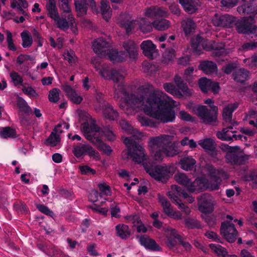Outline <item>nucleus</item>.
Listing matches in <instances>:
<instances>
[{
	"instance_id": "nucleus-37",
	"label": "nucleus",
	"mask_w": 257,
	"mask_h": 257,
	"mask_svg": "<svg viewBox=\"0 0 257 257\" xmlns=\"http://www.w3.org/2000/svg\"><path fill=\"white\" fill-rule=\"evenodd\" d=\"M170 22L164 19L155 20L153 22V27L158 31H165L170 27Z\"/></svg>"
},
{
	"instance_id": "nucleus-19",
	"label": "nucleus",
	"mask_w": 257,
	"mask_h": 257,
	"mask_svg": "<svg viewBox=\"0 0 257 257\" xmlns=\"http://www.w3.org/2000/svg\"><path fill=\"white\" fill-rule=\"evenodd\" d=\"M119 124L122 130L126 133L132 135L130 138L136 140L141 139L143 136L141 132L134 128L126 120L124 119L121 120L119 121Z\"/></svg>"
},
{
	"instance_id": "nucleus-26",
	"label": "nucleus",
	"mask_w": 257,
	"mask_h": 257,
	"mask_svg": "<svg viewBox=\"0 0 257 257\" xmlns=\"http://www.w3.org/2000/svg\"><path fill=\"white\" fill-rule=\"evenodd\" d=\"M103 115L104 118L110 120H114L118 116V112L109 104H105L102 107Z\"/></svg>"
},
{
	"instance_id": "nucleus-64",
	"label": "nucleus",
	"mask_w": 257,
	"mask_h": 257,
	"mask_svg": "<svg viewBox=\"0 0 257 257\" xmlns=\"http://www.w3.org/2000/svg\"><path fill=\"white\" fill-rule=\"evenodd\" d=\"M22 90L25 94L30 96L36 97L38 96L36 91L31 86H23Z\"/></svg>"
},
{
	"instance_id": "nucleus-50",
	"label": "nucleus",
	"mask_w": 257,
	"mask_h": 257,
	"mask_svg": "<svg viewBox=\"0 0 257 257\" xmlns=\"http://www.w3.org/2000/svg\"><path fill=\"white\" fill-rule=\"evenodd\" d=\"M184 223L188 228H199L201 227L199 222L194 218H186L184 220Z\"/></svg>"
},
{
	"instance_id": "nucleus-6",
	"label": "nucleus",
	"mask_w": 257,
	"mask_h": 257,
	"mask_svg": "<svg viewBox=\"0 0 257 257\" xmlns=\"http://www.w3.org/2000/svg\"><path fill=\"white\" fill-rule=\"evenodd\" d=\"M118 23L120 27L123 28L127 34L135 28L136 25H139L140 30L144 33L150 32L153 27V23H151L145 18L134 20L130 15L126 14L120 16Z\"/></svg>"
},
{
	"instance_id": "nucleus-21",
	"label": "nucleus",
	"mask_w": 257,
	"mask_h": 257,
	"mask_svg": "<svg viewBox=\"0 0 257 257\" xmlns=\"http://www.w3.org/2000/svg\"><path fill=\"white\" fill-rule=\"evenodd\" d=\"M202 48L206 50L210 51L214 50L215 55H220L224 50L225 45L221 44L220 46H218L214 42L204 41L202 39V43H201Z\"/></svg>"
},
{
	"instance_id": "nucleus-44",
	"label": "nucleus",
	"mask_w": 257,
	"mask_h": 257,
	"mask_svg": "<svg viewBox=\"0 0 257 257\" xmlns=\"http://www.w3.org/2000/svg\"><path fill=\"white\" fill-rule=\"evenodd\" d=\"M163 87L167 92L171 93L174 96L178 97H181L183 96L182 93L177 89L175 86L171 83H164Z\"/></svg>"
},
{
	"instance_id": "nucleus-1",
	"label": "nucleus",
	"mask_w": 257,
	"mask_h": 257,
	"mask_svg": "<svg viewBox=\"0 0 257 257\" xmlns=\"http://www.w3.org/2000/svg\"><path fill=\"white\" fill-rule=\"evenodd\" d=\"M99 73L104 79L111 80L115 83L113 86L115 98L118 99L122 96L126 97L124 104H121L120 107L126 114L133 115L143 110L147 115L162 123L173 122L175 119V111L169 106V97L162 91L155 90L148 95L128 94L122 83L124 78L122 71L104 65Z\"/></svg>"
},
{
	"instance_id": "nucleus-56",
	"label": "nucleus",
	"mask_w": 257,
	"mask_h": 257,
	"mask_svg": "<svg viewBox=\"0 0 257 257\" xmlns=\"http://www.w3.org/2000/svg\"><path fill=\"white\" fill-rule=\"evenodd\" d=\"M18 105L21 111L26 113H29L31 111V108L28 105L27 103L24 99L19 98L17 101Z\"/></svg>"
},
{
	"instance_id": "nucleus-14",
	"label": "nucleus",
	"mask_w": 257,
	"mask_h": 257,
	"mask_svg": "<svg viewBox=\"0 0 257 257\" xmlns=\"http://www.w3.org/2000/svg\"><path fill=\"white\" fill-rule=\"evenodd\" d=\"M212 22L216 27H232L235 22V18L227 14H215L212 18Z\"/></svg>"
},
{
	"instance_id": "nucleus-7",
	"label": "nucleus",
	"mask_w": 257,
	"mask_h": 257,
	"mask_svg": "<svg viewBox=\"0 0 257 257\" xmlns=\"http://www.w3.org/2000/svg\"><path fill=\"white\" fill-rule=\"evenodd\" d=\"M145 170L152 178L163 183L166 182L173 175L174 166L163 164L155 166L145 167Z\"/></svg>"
},
{
	"instance_id": "nucleus-8",
	"label": "nucleus",
	"mask_w": 257,
	"mask_h": 257,
	"mask_svg": "<svg viewBox=\"0 0 257 257\" xmlns=\"http://www.w3.org/2000/svg\"><path fill=\"white\" fill-rule=\"evenodd\" d=\"M124 144L127 148V154L132 160L138 164L147 160V154L144 148L137 143L132 138H125Z\"/></svg>"
},
{
	"instance_id": "nucleus-18",
	"label": "nucleus",
	"mask_w": 257,
	"mask_h": 257,
	"mask_svg": "<svg viewBox=\"0 0 257 257\" xmlns=\"http://www.w3.org/2000/svg\"><path fill=\"white\" fill-rule=\"evenodd\" d=\"M144 15L151 19L167 17V12L162 7L152 6L145 10Z\"/></svg>"
},
{
	"instance_id": "nucleus-41",
	"label": "nucleus",
	"mask_w": 257,
	"mask_h": 257,
	"mask_svg": "<svg viewBox=\"0 0 257 257\" xmlns=\"http://www.w3.org/2000/svg\"><path fill=\"white\" fill-rule=\"evenodd\" d=\"M174 178L177 183L185 186L188 189L191 180L185 174L178 173L175 175Z\"/></svg>"
},
{
	"instance_id": "nucleus-17",
	"label": "nucleus",
	"mask_w": 257,
	"mask_h": 257,
	"mask_svg": "<svg viewBox=\"0 0 257 257\" xmlns=\"http://www.w3.org/2000/svg\"><path fill=\"white\" fill-rule=\"evenodd\" d=\"M199 86L201 90L204 92L211 90L214 93H217L220 88L217 82L206 78H201L199 79Z\"/></svg>"
},
{
	"instance_id": "nucleus-31",
	"label": "nucleus",
	"mask_w": 257,
	"mask_h": 257,
	"mask_svg": "<svg viewBox=\"0 0 257 257\" xmlns=\"http://www.w3.org/2000/svg\"><path fill=\"white\" fill-rule=\"evenodd\" d=\"M249 71L244 68H240L233 72V79L240 83H244L249 77Z\"/></svg>"
},
{
	"instance_id": "nucleus-35",
	"label": "nucleus",
	"mask_w": 257,
	"mask_h": 257,
	"mask_svg": "<svg viewBox=\"0 0 257 257\" xmlns=\"http://www.w3.org/2000/svg\"><path fill=\"white\" fill-rule=\"evenodd\" d=\"M62 133V131H58L54 128L49 138L47 139L46 144L51 147L56 146L60 141L59 135Z\"/></svg>"
},
{
	"instance_id": "nucleus-22",
	"label": "nucleus",
	"mask_w": 257,
	"mask_h": 257,
	"mask_svg": "<svg viewBox=\"0 0 257 257\" xmlns=\"http://www.w3.org/2000/svg\"><path fill=\"white\" fill-rule=\"evenodd\" d=\"M248 156L246 155L239 156L236 153V152L226 153L225 155L226 162L232 165L242 164L245 160L248 159Z\"/></svg>"
},
{
	"instance_id": "nucleus-45",
	"label": "nucleus",
	"mask_w": 257,
	"mask_h": 257,
	"mask_svg": "<svg viewBox=\"0 0 257 257\" xmlns=\"http://www.w3.org/2000/svg\"><path fill=\"white\" fill-rule=\"evenodd\" d=\"M175 51L173 49H168L163 53V62L168 64L172 62L175 58Z\"/></svg>"
},
{
	"instance_id": "nucleus-30",
	"label": "nucleus",
	"mask_w": 257,
	"mask_h": 257,
	"mask_svg": "<svg viewBox=\"0 0 257 257\" xmlns=\"http://www.w3.org/2000/svg\"><path fill=\"white\" fill-rule=\"evenodd\" d=\"M74 5L78 16L81 17L86 15L88 3L86 0L75 1Z\"/></svg>"
},
{
	"instance_id": "nucleus-28",
	"label": "nucleus",
	"mask_w": 257,
	"mask_h": 257,
	"mask_svg": "<svg viewBox=\"0 0 257 257\" xmlns=\"http://www.w3.org/2000/svg\"><path fill=\"white\" fill-rule=\"evenodd\" d=\"M174 81L177 87L182 91L183 95L190 96L192 95L191 90L189 89L187 85L184 82L180 76L177 75H175Z\"/></svg>"
},
{
	"instance_id": "nucleus-3",
	"label": "nucleus",
	"mask_w": 257,
	"mask_h": 257,
	"mask_svg": "<svg viewBox=\"0 0 257 257\" xmlns=\"http://www.w3.org/2000/svg\"><path fill=\"white\" fill-rule=\"evenodd\" d=\"M169 137L167 135H161L149 139V150L155 161H161L165 156L172 157L179 153L178 147L168 142Z\"/></svg>"
},
{
	"instance_id": "nucleus-24",
	"label": "nucleus",
	"mask_w": 257,
	"mask_h": 257,
	"mask_svg": "<svg viewBox=\"0 0 257 257\" xmlns=\"http://www.w3.org/2000/svg\"><path fill=\"white\" fill-rule=\"evenodd\" d=\"M237 103L229 104L226 106L223 109L222 116L225 123H231L234 120H232V112L237 108Z\"/></svg>"
},
{
	"instance_id": "nucleus-4",
	"label": "nucleus",
	"mask_w": 257,
	"mask_h": 257,
	"mask_svg": "<svg viewBox=\"0 0 257 257\" xmlns=\"http://www.w3.org/2000/svg\"><path fill=\"white\" fill-rule=\"evenodd\" d=\"M209 176H210V182L205 186L206 180L203 178L196 179L194 181H191L188 190L191 192L198 193L203 191L205 188L210 190H218L220 185L221 178L227 179V174L222 169H216L212 166L208 168Z\"/></svg>"
},
{
	"instance_id": "nucleus-12",
	"label": "nucleus",
	"mask_w": 257,
	"mask_h": 257,
	"mask_svg": "<svg viewBox=\"0 0 257 257\" xmlns=\"http://www.w3.org/2000/svg\"><path fill=\"white\" fill-rule=\"evenodd\" d=\"M220 232L225 239L230 242L234 241L237 235V231L234 224L229 221L222 223Z\"/></svg>"
},
{
	"instance_id": "nucleus-53",
	"label": "nucleus",
	"mask_w": 257,
	"mask_h": 257,
	"mask_svg": "<svg viewBox=\"0 0 257 257\" xmlns=\"http://www.w3.org/2000/svg\"><path fill=\"white\" fill-rule=\"evenodd\" d=\"M168 196L170 197L171 199L173 200L174 203H176V204L178 205L179 208L181 210H183L184 208L186 206V205L184 203H180V200L178 198V195H177L176 191H171L169 192L168 194Z\"/></svg>"
},
{
	"instance_id": "nucleus-43",
	"label": "nucleus",
	"mask_w": 257,
	"mask_h": 257,
	"mask_svg": "<svg viewBox=\"0 0 257 257\" xmlns=\"http://www.w3.org/2000/svg\"><path fill=\"white\" fill-rule=\"evenodd\" d=\"M199 145L205 149L206 152L209 150H212V149H215L216 147L215 142L211 139L200 140L199 142Z\"/></svg>"
},
{
	"instance_id": "nucleus-57",
	"label": "nucleus",
	"mask_w": 257,
	"mask_h": 257,
	"mask_svg": "<svg viewBox=\"0 0 257 257\" xmlns=\"http://www.w3.org/2000/svg\"><path fill=\"white\" fill-rule=\"evenodd\" d=\"M10 77L15 86L18 85L23 86V79L18 73L15 71H12L10 73Z\"/></svg>"
},
{
	"instance_id": "nucleus-5",
	"label": "nucleus",
	"mask_w": 257,
	"mask_h": 257,
	"mask_svg": "<svg viewBox=\"0 0 257 257\" xmlns=\"http://www.w3.org/2000/svg\"><path fill=\"white\" fill-rule=\"evenodd\" d=\"M81 131L85 138L90 141L93 145L107 156H109L112 150L110 147L103 143L99 138L100 127L96 124L94 119L91 118L90 122H86L82 124Z\"/></svg>"
},
{
	"instance_id": "nucleus-29",
	"label": "nucleus",
	"mask_w": 257,
	"mask_h": 257,
	"mask_svg": "<svg viewBox=\"0 0 257 257\" xmlns=\"http://www.w3.org/2000/svg\"><path fill=\"white\" fill-rule=\"evenodd\" d=\"M64 91L67 95L74 103L79 104L82 100V97L70 86L66 85L64 87Z\"/></svg>"
},
{
	"instance_id": "nucleus-40",
	"label": "nucleus",
	"mask_w": 257,
	"mask_h": 257,
	"mask_svg": "<svg viewBox=\"0 0 257 257\" xmlns=\"http://www.w3.org/2000/svg\"><path fill=\"white\" fill-rule=\"evenodd\" d=\"M158 199L163 208L164 212L168 215L172 214L173 210L169 201L163 196L158 195Z\"/></svg>"
},
{
	"instance_id": "nucleus-13",
	"label": "nucleus",
	"mask_w": 257,
	"mask_h": 257,
	"mask_svg": "<svg viewBox=\"0 0 257 257\" xmlns=\"http://www.w3.org/2000/svg\"><path fill=\"white\" fill-rule=\"evenodd\" d=\"M73 152L74 155L77 158H79L87 154L90 156L93 157L97 160H99L100 158L98 152L96 151L91 146L87 144L76 146L74 148Z\"/></svg>"
},
{
	"instance_id": "nucleus-60",
	"label": "nucleus",
	"mask_w": 257,
	"mask_h": 257,
	"mask_svg": "<svg viewBox=\"0 0 257 257\" xmlns=\"http://www.w3.org/2000/svg\"><path fill=\"white\" fill-rule=\"evenodd\" d=\"M34 60V57H32L30 55L26 54H20L17 58V63L19 65H22L26 61H33Z\"/></svg>"
},
{
	"instance_id": "nucleus-39",
	"label": "nucleus",
	"mask_w": 257,
	"mask_h": 257,
	"mask_svg": "<svg viewBox=\"0 0 257 257\" xmlns=\"http://www.w3.org/2000/svg\"><path fill=\"white\" fill-rule=\"evenodd\" d=\"M182 26L186 35L192 33L195 28V24L191 19H187L182 22Z\"/></svg>"
},
{
	"instance_id": "nucleus-49",
	"label": "nucleus",
	"mask_w": 257,
	"mask_h": 257,
	"mask_svg": "<svg viewBox=\"0 0 257 257\" xmlns=\"http://www.w3.org/2000/svg\"><path fill=\"white\" fill-rule=\"evenodd\" d=\"M60 89L55 88L49 91V100L51 102L56 103L59 100Z\"/></svg>"
},
{
	"instance_id": "nucleus-9",
	"label": "nucleus",
	"mask_w": 257,
	"mask_h": 257,
	"mask_svg": "<svg viewBox=\"0 0 257 257\" xmlns=\"http://www.w3.org/2000/svg\"><path fill=\"white\" fill-rule=\"evenodd\" d=\"M196 114L205 124L216 125L217 121L218 108L216 106L212 105L208 109L205 105H199L193 108Z\"/></svg>"
},
{
	"instance_id": "nucleus-48",
	"label": "nucleus",
	"mask_w": 257,
	"mask_h": 257,
	"mask_svg": "<svg viewBox=\"0 0 257 257\" xmlns=\"http://www.w3.org/2000/svg\"><path fill=\"white\" fill-rule=\"evenodd\" d=\"M209 246L211 250L218 255H221L222 257L227 253L226 249L219 244H210Z\"/></svg>"
},
{
	"instance_id": "nucleus-54",
	"label": "nucleus",
	"mask_w": 257,
	"mask_h": 257,
	"mask_svg": "<svg viewBox=\"0 0 257 257\" xmlns=\"http://www.w3.org/2000/svg\"><path fill=\"white\" fill-rule=\"evenodd\" d=\"M168 196L170 197L171 199L173 200L174 203H176V204L178 205L179 208L181 210H183L184 208L186 206V205L184 203H180V200L178 198V195H177L176 191H171L169 192L168 194Z\"/></svg>"
},
{
	"instance_id": "nucleus-59",
	"label": "nucleus",
	"mask_w": 257,
	"mask_h": 257,
	"mask_svg": "<svg viewBox=\"0 0 257 257\" xmlns=\"http://www.w3.org/2000/svg\"><path fill=\"white\" fill-rule=\"evenodd\" d=\"M7 41L9 49L13 51H16V47L13 43L12 34L9 31H7Z\"/></svg>"
},
{
	"instance_id": "nucleus-51",
	"label": "nucleus",
	"mask_w": 257,
	"mask_h": 257,
	"mask_svg": "<svg viewBox=\"0 0 257 257\" xmlns=\"http://www.w3.org/2000/svg\"><path fill=\"white\" fill-rule=\"evenodd\" d=\"M21 37L23 41L22 45L24 48L29 47L32 45V38L28 33L24 32L22 33Z\"/></svg>"
},
{
	"instance_id": "nucleus-34",
	"label": "nucleus",
	"mask_w": 257,
	"mask_h": 257,
	"mask_svg": "<svg viewBox=\"0 0 257 257\" xmlns=\"http://www.w3.org/2000/svg\"><path fill=\"white\" fill-rule=\"evenodd\" d=\"M196 161L191 156H185L180 160L181 168L186 171L192 170L196 164Z\"/></svg>"
},
{
	"instance_id": "nucleus-11",
	"label": "nucleus",
	"mask_w": 257,
	"mask_h": 257,
	"mask_svg": "<svg viewBox=\"0 0 257 257\" xmlns=\"http://www.w3.org/2000/svg\"><path fill=\"white\" fill-rule=\"evenodd\" d=\"M215 204L214 198L209 194H202L198 198L199 209L204 213H209L213 211Z\"/></svg>"
},
{
	"instance_id": "nucleus-25",
	"label": "nucleus",
	"mask_w": 257,
	"mask_h": 257,
	"mask_svg": "<svg viewBox=\"0 0 257 257\" xmlns=\"http://www.w3.org/2000/svg\"><path fill=\"white\" fill-rule=\"evenodd\" d=\"M199 69L207 74L215 73L217 71L216 64L210 61H202L199 66Z\"/></svg>"
},
{
	"instance_id": "nucleus-20",
	"label": "nucleus",
	"mask_w": 257,
	"mask_h": 257,
	"mask_svg": "<svg viewBox=\"0 0 257 257\" xmlns=\"http://www.w3.org/2000/svg\"><path fill=\"white\" fill-rule=\"evenodd\" d=\"M123 47L131 60L137 59L138 55V47L133 41L128 40L124 42Z\"/></svg>"
},
{
	"instance_id": "nucleus-62",
	"label": "nucleus",
	"mask_w": 257,
	"mask_h": 257,
	"mask_svg": "<svg viewBox=\"0 0 257 257\" xmlns=\"http://www.w3.org/2000/svg\"><path fill=\"white\" fill-rule=\"evenodd\" d=\"M100 191L106 196L111 195V191L110 187L104 183H100L98 185Z\"/></svg>"
},
{
	"instance_id": "nucleus-63",
	"label": "nucleus",
	"mask_w": 257,
	"mask_h": 257,
	"mask_svg": "<svg viewBox=\"0 0 257 257\" xmlns=\"http://www.w3.org/2000/svg\"><path fill=\"white\" fill-rule=\"evenodd\" d=\"M118 55V53L116 51L113 50L111 48V46L109 47L108 51L106 54V56L104 57H107L111 61H116Z\"/></svg>"
},
{
	"instance_id": "nucleus-32",
	"label": "nucleus",
	"mask_w": 257,
	"mask_h": 257,
	"mask_svg": "<svg viewBox=\"0 0 257 257\" xmlns=\"http://www.w3.org/2000/svg\"><path fill=\"white\" fill-rule=\"evenodd\" d=\"M237 11L240 15H252L254 18L255 14H256V10L251 3H247L237 7Z\"/></svg>"
},
{
	"instance_id": "nucleus-52",
	"label": "nucleus",
	"mask_w": 257,
	"mask_h": 257,
	"mask_svg": "<svg viewBox=\"0 0 257 257\" xmlns=\"http://www.w3.org/2000/svg\"><path fill=\"white\" fill-rule=\"evenodd\" d=\"M166 238H176L178 240L181 239V236L177 233L176 229L170 227H167L165 229Z\"/></svg>"
},
{
	"instance_id": "nucleus-55",
	"label": "nucleus",
	"mask_w": 257,
	"mask_h": 257,
	"mask_svg": "<svg viewBox=\"0 0 257 257\" xmlns=\"http://www.w3.org/2000/svg\"><path fill=\"white\" fill-rule=\"evenodd\" d=\"M1 136L4 138H15L16 137V132L15 130L10 127H6L3 128L1 133Z\"/></svg>"
},
{
	"instance_id": "nucleus-46",
	"label": "nucleus",
	"mask_w": 257,
	"mask_h": 257,
	"mask_svg": "<svg viewBox=\"0 0 257 257\" xmlns=\"http://www.w3.org/2000/svg\"><path fill=\"white\" fill-rule=\"evenodd\" d=\"M157 67L152 63L145 61L143 63V70L144 73L152 75L157 71Z\"/></svg>"
},
{
	"instance_id": "nucleus-23",
	"label": "nucleus",
	"mask_w": 257,
	"mask_h": 257,
	"mask_svg": "<svg viewBox=\"0 0 257 257\" xmlns=\"http://www.w3.org/2000/svg\"><path fill=\"white\" fill-rule=\"evenodd\" d=\"M141 48L144 54L149 58H153V54L156 52L155 45L150 40L143 41L141 44Z\"/></svg>"
},
{
	"instance_id": "nucleus-61",
	"label": "nucleus",
	"mask_w": 257,
	"mask_h": 257,
	"mask_svg": "<svg viewBox=\"0 0 257 257\" xmlns=\"http://www.w3.org/2000/svg\"><path fill=\"white\" fill-rule=\"evenodd\" d=\"M220 148L223 151L226 152L227 153L235 152L239 150V147L238 146L231 147L225 144H222Z\"/></svg>"
},
{
	"instance_id": "nucleus-27",
	"label": "nucleus",
	"mask_w": 257,
	"mask_h": 257,
	"mask_svg": "<svg viewBox=\"0 0 257 257\" xmlns=\"http://www.w3.org/2000/svg\"><path fill=\"white\" fill-rule=\"evenodd\" d=\"M174 81L177 87L182 91L183 95L190 96L192 95L191 90L189 89L187 85L184 82L180 76L177 75H175Z\"/></svg>"
},
{
	"instance_id": "nucleus-15",
	"label": "nucleus",
	"mask_w": 257,
	"mask_h": 257,
	"mask_svg": "<svg viewBox=\"0 0 257 257\" xmlns=\"http://www.w3.org/2000/svg\"><path fill=\"white\" fill-rule=\"evenodd\" d=\"M110 44L104 38H99L95 40L92 44V48L94 52L100 57L106 56L107 51L110 47Z\"/></svg>"
},
{
	"instance_id": "nucleus-36",
	"label": "nucleus",
	"mask_w": 257,
	"mask_h": 257,
	"mask_svg": "<svg viewBox=\"0 0 257 257\" xmlns=\"http://www.w3.org/2000/svg\"><path fill=\"white\" fill-rule=\"evenodd\" d=\"M137 119L143 126H149L155 127L157 126V122L155 120L149 118L144 114H140L137 116Z\"/></svg>"
},
{
	"instance_id": "nucleus-33",
	"label": "nucleus",
	"mask_w": 257,
	"mask_h": 257,
	"mask_svg": "<svg viewBox=\"0 0 257 257\" xmlns=\"http://www.w3.org/2000/svg\"><path fill=\"white\" fill-rule=\"evenodd\" d=\"M116 235L122 239L128 238L131 235V230L127 225L119 224L115 226Z\"/></svg>"
},
{
	"instance_id": "nucleus-2",
	"label": "nucleus",
	"mask_w": 257,
	"mask_h": 257,
	"mask_svg": "<svg viewBox=\"0 0 257 257\" xmlns=\"http://www.w3.org/2000/svg\"><path fill=\"white\" fill-rule=\"evenodd\" d=\"M59 7L62 13L60 14L55 0H47L46 13L53 21L56 28L63 31L67 30L75 23V18L72 13L69 2L59 3Z\"/></svg>"
},
{
	"instance_id": "nucleus-38",
	"label": "nucleus",
	"mask_w": 257,
	"mask_h": 257,
	"mask_svg": "<svg viewBox=\"0 0 257 257\" xmlns=\"http://www.w3.org/2000/svg\"><path fill=\"white\" fill-rule=\"evenodd\" d=\"M100 9L101 11L102 16L106 21L110 18V8L109 5L108 0H101L100 2Z\"/></svg>"
},
{
	"instance_id": "nucleus-42",
	"label": "nucleus",
	"mask_w": 257,
	"mask_h": 257,
	"mask_svg": "<svg viewBox=\"0 0 257 257\" xmlns=\"http://www.w3.org/2000/svg\"><path fill=\"white\" fill-rule=\"evenodd\" d=\"M172 191H176L177 195L182 196L184 198H188L187 201L189 203H191L194 201V198L189 196L187 193L184 191L180 187L173 185L171 186Z\"/></svg>"
},
{
	"instance_id": "nucleus-58",
	"label": "nucleus",
	"mask_w": 257,
	"mask_h": 257,
	"mask_svg": "<svg viewBox=\"0 0 257 257\" xmlns=\"http://www.w3.org/2000/svg\"><path fill=\"white\" fill-rule=\"evenodd\" d=\"M37 208L42 213L52 217L54 214L49 208L43 204H36Z\"/></svg>"
},
{
	"instance_id": "nucleus-16",
	"label": "nucleus",
	"mask_w": 257,
	"mask_h": 257,
	"mask_svg": "<svg viewBox=\"0 0 257 257\" xmlns=\"http://www.w3.org/2000/svg\"><path fill=\"white\" fill-rule=\"evenodd\" d=\"M137 238H139L140 244L146 249L153 251H161L162 248L159 245L154 239L150 238L149 236L144 235L137 236Z\"/></svg>"
},
{
	"instance_id": "nucleus-47",
	"label": "nucleus",
	"mask_w": 257,
	"mask_h": 257,
	"mask_svg": "<svg viewBox=\"0 0 257 257\" xmlns=\"http://www.w3.org/2000/svg\"><path fill=\"white\" fill-rule=\"evenodd\" d=\"M202 43V38L197 36L196 38L193 39L191 42V46L194 51L197 54H200L202 50L201 43Z\"/></svg>"
},
{
	"instance_id": "nucleus-10",
	"label": "nucleus",
	"mask_w": 257,
	"mask_h": 257,
	"mask_svg": "<svg viewBox=\"0 0 257 257\" xmlns=\"http://www.w3.org/2000/svg\"><path fill=\"white\" fill-rule=\"evenodd\" d=\"M254 22V17L252 15L249 17H243L241 19L235 20V25L236 31L239 33L247 34L250 38H253L252 30V24Z\"/></svg>"
}]
</instances>
